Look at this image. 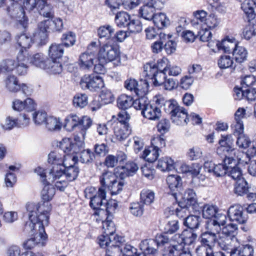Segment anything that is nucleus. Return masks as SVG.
<instances>
[{
	"instance_id": "473e14b6",
	"label": "nucleus",
	"mask_w": 256,
	"mask_h": 256,
	"mask_svg": "<svg viewBox=\"0 0 256 256\" xmlns=\"http://www.w3.org/2000/svg\"><path fill=\"white\" fill-rule=\"evenodd\" d=\"M184 108L180 107L176 112L172 114L171 116L172 122L176 125H183L186 124L188 118Z\"/></svg>"
},
{
	"instance_id": "a18cd8bd",
	"label": "nucleus",
	"mask_w": 256,
	"mask_h": 256,
	"mask_svg": "<svg viewBox=\"0 0 256 256\" xmlns=\"http://www.w3.org/2000/svg\"><path fill=\"white\" fill-rule=\"evenodd\" d=\"M76 40L75 34L72 32H68L62 34L60 38V44L64 47L69 48L74 44Z\"/></svg>"
},
{
	"instance_id": "ea45409f",
	"label": "nucleus",
	"mask_w": 256,
	"mask_h": 256,
	"mask_svg": "<svg viewBox=\"0 0 256 256\" xmlns=\"http://www.w3.org/2000/svg\"><path fill=\"white\" fill-rule=\"evenodd\" d=\"M202 218L200 216L194 215H189L184 218V224L188 228L194 230L199 228Z\"/></svg>"
},
{
	"instance_id": "5fc2aeb1",
	"label": "nucleus",
	"mask_w": 256,
	"mask_h": 256,
	"mask_svg": "<svg viewBox=\"0 0 256 256\" xmlns=\"http://www.w3.org/2000/svg\"><path fill=\"white\" fill-rule=\"evenodd\" d=\"M17 43L22 48L20 52L22 51L26 52V49L29 48L32 43V39L30 37L26 36V34H21L16 38Z\"/></svg>"
},
{
	"instance_id": "5701e85b",
	"label": "nucleus",
	"mask_w": 256,
	"mask_h": 256,
	"mask_svg": "<svg viewBox=\"0 0 256 256\" xmlns=\"http://www.w3.org/2000/svg\"><path fill=\"white\" fill-rule=\"evenodd\" d=\"M36 104L33 100L28 98L25 100L22 101L16 100L12 102V108L14 110L20 112L25 110L26 112H32L36 109Z\"/></svg>"
},
{
	"instance_id": "37998d69",
	"label": "nucleus",
	"mask_w": 256,
	"mask_h": 256,
	"mask_svg": "<svg viewBox=\"0 0 256 256\" xmlns=\"http://www.w3.org/2000/svg\"><path fill=\"white\" fill-rule=\"evenodd\" d=\"M6 88L12 92H17L20 90L21 85L14 75L8 76L5 80Z\"/></svg>"
},
{
	"instance_id": "13d9d810",
	"label": "nucleus",
	"mask_w": 256,
	"mask_h": 256,
	"mask_svg": "<svg viewBox=\"0 0 256 256\" xmlns=\"http://www.w3.org/2000/svg\"><path fill=\"white\" fill-rule=\"evenodd\" d=\"M126 184L124 179H120L118 181L116 178L115 182L110 184L106 190L110 191L112 195L117 194L122 190Z\"/></svg>"
},
{
	"instance_id": "72a5a7b5",
	"label": "nucleus",
	"mask_w": 256,
	"mask_h": 256,
	"mask_svg": "<svg viewBox=\"0 0 256 256\" xmlns=\"http://www.w3.org/2000/svg\"><path fill=\"white\" fill-rule=\"evenodd\" d=\"M78 154H79V160L82 163L90 164L94 162L96 156L90 149L84 150V146L82 147Z\"/></svg>"
},
{
	"instance_id": "b1692460",
	"label": "nucleus",
	"mask_w": 256,
	"mask_h": 256,
	"mask_svg": "<svg viewBox=\"0 0 256 256\" xmlns=\"http://www.w3.org/2000/svg\"><path fill=\"white\" fill-rule=\"evenodd\" d=\"M114 138L118 142H122L130 134L132 128L130 126H126L125 124H117L114 126Z\"/></svg>"
},
{
	"instance_id": "dca6fc26",
	"label": "nucleus",
	"mask_w": 256,
	"mask_h": 256,
	"mask_svg": "<svg viewBox=\"0 0 256 256\" xmlns=\"http://www.w3.org/2000/svg\"><path fill=\"white\" fill-rule=\"evenodd\" d=\"M72 160L74 162L73 164L66 166L64 164L63 168H62V174H60V177L64 175L68 182L76 180L80 173V168L76 164L78 160V156H73Z\"/></svg>"
},
{
	"instance_id": "f3484780",
	"label": "nucleus",
	"mask_w": 256,
	"mask_h": 256,
	"mask_svg": "<svg viewBox=\"0 0 256 256\" xmlns=\"http://www.w3.org/2000/svg\"><path fill=\"white\" fill-rule=\"evenodd\" d=\"M173 237L174 242L182 245L184 249L185 245H190L195 241L197 234L190 230H184L182 234H176Z\"/></svg>"
},
{
	"instance_id": "3c124183",
	"label": "nucleus",
	"mask_w": 256,
	"mask_h": 256,
	"mask_svg": "<svg viewBox=\"0 0 256 256\" xmlns=\"http://www.w3.org/2000/svg\"><path fill=\"white\" fill-rule=\"evenodd\" d=\"M16 66V60L7 58L2 60L0 63V71L2 72H11L14 70Z\"/></svg>"
},
{
	"instance_id": "4c0bfd02",
	"label": "nucleus",
	"mask_w": 256,
	"mask_h": 256,
	"mask_svg": "<svg viewBox=\"0 0 256 256\" xmlns=\"http://www.w3.org/2000/svg\"><path fill=\"white\" fill-rule=\"evenodd\" d=\"M184 203L188 204V206H192V210L196 209L198 204L197 202V198L196 192L192 189H188L186 190L184 194Z\"/></svg>"
},
{
	"instance_id": "69168bd1",
	"label": "nucleus",
	"mask_w": 256,
	"mask_h": 256,
	"mask_svg": "<svg viewBox=\"0 0 256 256\" xmlns=\"http://www.w3.org/2000/svg\"><path fill=\"white\" fill-rule=\"evenodd\" d=\"M88 96L85 94H78L74 97L73 104L74 106L82 108L88 104Z\"/></svg>"
},
{
	"instance_id": "4468645a",
	"label": "nucleus",
	"mask_w": 256,
	"mask_h": 256,
	"mask_svg": "<svg viewBox=\"0 0 256 256\" xmlns=\"http://www.w3.org/2000/svg\"><path fill=\"white\" fill-rule=\"evenodd\" d=\"M106 192L102 188H99L96 194L90 196V206L92 208L96 210L94 214L98 215V212L103 210V208H100L106 203Z\"/></svg>"
},
{
	"instance_id": "680f3d73",
	"label": "nucleus",
	"mask_w": 256,
	"mask_h": 256,
	"mask_svg": "<svg viewBox=\"0 0 256 256\" xmlns=\"http://www.w3.org/2000/svg\"><path fill=\"white\" fill-rule=\"evenodd\" d=\"M46 127L50 131L58 130L61 128V124L56 118L48 116L46 122Z\"/></svg>"
},
{
	"instance_id": "423d86ee",
	"label": "nucleus",
	"mask_w": 256,
	"mask_h": 256,
	"mask_svg": "<svg viewBox=\"0 0 256 256\" xmlns=\"http://www.w3.org/2000/svg\"><path fill=\"white\" fill-rule=\"evenodd\" d=\"M98 46L96 42H92L88 47L87 50L82 54L79 58L80 67L83 70H89L94 65V60Z\"/></svg>"
},
{
	"instance_id": "0eeeda50",
	"label": "nucleus",
	"mask_w": 256,
	"mask_h": 256,
	"mask_svg": "<svg viewBox=\"0 0 256 256\" xmlns=\"http://www.w3.org/2000/svg\"><path fill=\"white\" fill-rule=\"evenodd\" d=\"M52 20L47 19L39 22L34 34V38L40 46L45 45L48 41V36L51 30Z\"/></svg>"
},
{
	"instance_id": "1a4fd4ad",
	"label": "nucleus",
	"mask_w": 256,
	"mask_h": 256,
	"mask_svg": "<svg viewBox=\"0 0 256 256\" xmlns=\"http://www.w3.org/2000/svg\"><path fill=\"white\" fill-rule=\"evenodd\" d=\"M112 218L113 216H107L105 221L102 223L103 228L104 230V234L100 236L98 239L99 244L101 247L104 246L106 242H109L108 238H110V241L114 240L117 241L118 238H119L118 240H120V238H123V237L114 234L115 229L114 224L112 221Z\"/></svg>"
},
{
	"instance_id": "f8f14e48",
	"label": "nucleus",
	"mask_w": 256,
	"mask_h": 256,
	"mask_svg": "<svg viewBox=\"0 0 256 256\" xmlns=\"http://www.w3.org/2000/svg\"><path fill=\"white\" fill-rule=\"evenodd\" d=\"M228 214L231 221L236 222L240 224H245L248 218L246 213L244 210V208L239 204L230 206Z\"/></svg>"
},
{
	"instance_id": "2f4dec72",
	"label": "nucleus",
	"mask_w": 256,
	"mask_h": 256,
	"mask_svg": "<svg viewBox=\"0 0 256 256\" xmlns=\"http://www.w3.org/2000/svg\"><path fill=\"white\" fill-rule=\"evenodd\" d=\"M44 70L50 74H60L62 71V66L60 60H48Z\"/></svg>"
},
{
	"instance_id": "774afa93",
	"label": "nucleus",
	"mask_w": 256,
	"mask_h": 256,
	"mask_svg": "<svg viewBox=\"0 0 256 256\" xmlns=\"http://www.w3.org/2000/svg\"><path fill=\"white\" fill-rule=\"evenodd\" d=\"M164 106L166 112L170 114L171 116L180 108L178 106L177 102L174 100H167L164 103Z\"/></svg>"
},
{
	"instance_id": "a878e982",
	"label": "nucleus",
	"mask_w": 256,
	"mask_h": 256,
	"mask_svg": "<svg viewBox=\"0 0 256 256\" xmlns=\"http://www.w3.org/2000/svg\"><path fill=\"white\" fill-rule=\"evenodd\" d=\"M166 182L172 191V194L176 198V192L181 190L182 185L181 178L178 175H170L166 178Z\"/></svg>"
},
{
	"instance_id": "bf43d9fd",
	"label": "nucleus",
	"mask_w": 256,
	"mask_h": 256,
	"mask_svg": "<svg viewBox=\"0 0 256 256\" xmlns=\"http://www.w3.org/2000/svg\"><path fill=\"white\" fill-rule=\"evenodd\" d=\"M221 50L225 52H233V50L238 45L234 39L226 38L220 42Z\"/></svg>"
},
{
	"instance_id": "864d4df0",
	"label": "nucleus",
	"mask_w": 256,
	"mask_h": 256,
	"mask_svg": "<svg viewBox=\"0 0 256 256\" xmlns=\"http://www.w3.org/2000/svg\"><path fill=\"white\" fill-rule=\"evenodd\" d=\"M124 86L128 90H134L138 97L140 98L141 96H143L142 91L138 88V82L134 78H130L126 80L124 82Z\"/></svg>"
},
{
	"instance_id": "603ef678",
	"label": "nucleus",
	"mask_w": 256,
	"mask_h": 256,
	"mask_svg": "<svg viewBox=\"0 0 256 256\" xmlns=\"http://www.w3.org/2000/svg\"><path fill=\"white\" fill-rule=\"evenodd\" d=\"M49 202L42 200L41 202L38 204L39 215H44L48 217V225L49 224L50 215L52 210V206Z\"/></svg>"
},
{
	"instance_id": "ddd939ff",
	"label": "nucleus",
	"mask_w": 256,
	"mask_h": 256,
	"mask_svg": "<svg viewBox=\"0 0 256 256\" xmlns=\"http://www.w3.org/2000/svg\"><path fill=\"white\" fill-rule=\"evenodd\" d=\"M218 143L220 146L216 150L218 154L233 153L235 155L238 152V150L233 147L234 140L230 135H222Z\"/></svg>"
},
{
	"instance_id": "09e8293b",
	"label": "nucleus",
	"mask_w": 256,
	"mask_h": 256,
	"mask_svg": "<svg viewBox=\"0 0 256 256\" xmlns=\"http://www.w3.org/2000/svg\"><path fill=\"white\" fill-rule=\"evenodd\" d=\"M114 29L110 25L100 26L98 30V35L100 39L112 40V34H114Z\"/></svg>"
},
{
	"instance_id": "4d7b16f0",
	"label": "nucleus",
	"mask_w": 256,
	"mask_h": 256,
	"mask_svg": "<svg viewBox=\"0 0 256 256\" xmlns=\"http://www.w3.org/2000/svg\"><path fill=\"white\" fill-rule=\"evenodd\" d=\"M238 227L236 224H229L222 227V236L236 237L237 234Z\"/></svg>"
},
{
	"instance_id": "7ed1b4c3",
	"label": "nucleus",
	"mask_w": 256,
	"mask_h": 256,
	"mask_svg": "<svg viewBox=\"0 0 256 256\" xmlns=\"http://www.w3.org/2000/svg\"><path fill=\"white\" fill-rule=\"evenodd\" d=\"M28 212L29 221L26 222L24 230L26 233H32L37 228L48 226V217L44 215H39L38 204L28 203L26 206Z\"/></svg>"
},
{
	"instance_id": "c756f323",
	"label": "nucleus",
	"mask_w": 256,
	"mask_h": 256,
	"mask_svg": "<svg viewBox=\"0 0 256 256\" xmlns=\"http://www.w3.org/2000/svg\"><path fill=\"white\" fill-rule=\"evenodd\" d=\"M64 46L60 44L53 43L48 49V56L51 60L61 59L64 54Z\"/></svg>"
},
{
	"instance_id": "052dcab7",
	"label": "nucleus",
	"mask_w": 256,
	"mask_h": 256,
	"mask_svg": "<svg viewBox=\"0 0 256 256\" xmlns=\"http://www.w3.org/2000/svg\"><path fill=\"white\" fill-rule=\"evenodd\" d=\"M190 208H192V206L181 202L179 204V208H176V214L178 218L184 219L189 216Z\"/></svg>"
},
{
	"instance_id": "0e129e2a",
	"label": "nucleus",
	"mask_w": 256,
	"mask_h": 256,
	"mask_svg": "<svg viewBox=\"0 0 256 256\" xmlns=\"http://www.w3.org/2000/svg\"><path fill=\"white\" fill-rule=\"evenodd\" d=\"M217 212V208L214 206L206 204L203 206L202 214L204 218L212 219Z\"/></svg>"
},
{
	"instance_id": "a211bd4d",
	"label": "nucleus",
	"mask_w": 256,
	"mask_h": 256,
	"mask_svg": "<svg viewBox=\"0 0 256 256\" xmlns=\"http://www.w3.org/2000/svg\"><path fill=\"white\" fill-rule=\"evenodd\" d=\"M82 143L78 142L76 145L73 144L72 140L70 138H64L60 143V148L68 155L77 154L82 148Z\"/></svg>"
},
{
	"instance_id": "bb28decb",
	"label": "nucleus",
	"mask_w": 256,
	"mask_h": 256,
	"mask_svg": "<svg viewBox=\"0 0 256 256\" xmlns=\"http://www.w3.org/2000/svg\"><path fill=\"white\" fill-rule=\"evenodd\" d=\"M218 244L224 250L232 251L236 247L238 243L236 237H230L224 236H218Z\"/></svg>"
},
{
	"instance_id": "79ce46f5",
	"label": "nucleus",
	"mask_w": 256,
	"mask_h": 256,
	"mask_svg": "<svg viewBox=\"0 0 256 256\" xmlns=\"http://www.w3.org/2000/svg\"><path fill=\"white\" fill-rule=\"evenodd\" d=\"M232 55L237 62L242 63L246 60L248 52L244 47L238 44L233 50Z\"/></svg>"
},
{
	"instance_id": "9d476101",
	"label": "nucleus",
	"mask_w": 256,
	"mask_h": 256,
	"mask_svg": "<svg viewBox=\"0 0 256 256\" xmlns=\"http://www.w3.org/2000/svg\"><path fill=\"white\" fill-rule=\"evenodd\" d=\"M80 86L84 90L97 91L104 87V84L102 77L94 74L84 75L80 82Z\"/></svg>"
},
{
	"instance_id": "58836bf2",
	"label": "nucleus",
	"mask_w": 256,
	"mask_h": 256,
	"mask_svg": "<svg viewBox=\"0 0 256 256\" xmlns=\"http://www.w3.org/2000/svg\"><path fill=\"white\" fill-rule=\"evenodd\" d=\"M157 167L162 172L170 171L174 169V162L170 157H163L158 161Z\"/></svg>"
},
{
	"instance_id": "f03ea898",
	"label": "nucleus",
	"mask_w": 256,
	"mask_h": 256,
	"mask_svg": "<svg viewBox=\"0 0 256 256\" xmlns=\"http://www.w3.org/2000/svg\"><path fill=\"white\" fill-rule=\"evenodd\" d=\"M145 2V20H152L158 28H162L170 24L166 15L162 12L155 13L156 9H160L162 3L158 0H147Z\"/></svg>"
},
{
	"instance_id": "8fccbe9b",
	"label": "nucleus",
	"mask_w": 256,
	"mask_h": 256,
	"mask_svg": "<svg viewBox=\"0 0 256 256\" xmlns=\"http://www.w3.org/2000/svg\"><path fill=\"white\" fill-rule=\"evenodd\" d=\"M80 124L79 117L76 114H70L65 119L64 128L68 131L72 130L74 128H78Z\"/></svg>"
},
{
	"instance_id": "6ab92c4d",
	"label": "nucleus",
	"mask_w": 256,
	"mask_h": 256,
	"mask_svg": "<svg viewBox=\"0 0 256 256\" xmlns=\"http://www.w3.org/2000/svg\"><path fill=\"white\" fill-rule=\"evenodd\" d=\"M37 10L39 14L44 18L52 20L54 12L52 6L48 3L46 0H37Z\"/></svg>"
},
{
	"instance_id": "393cba45",
	"label": "nucleus",
	"mask_w": 256,
	"mask_h": 256,
	"mask_svg": "<svg viewBox=\"0 0 256 256\" xmlns=\"http://www.w3.org/2000/svg\"><path fill=\"white\" fill-rule=\"evenodd\" d=\"M23 122H22L20 119L13 118L12 116H8L6 118V124L2 126L3 128L6 130H12L14 126H27L30 122V118L27 117L26 114L22 116Z\"/></svg>"
},
{
	"instance_id": "de8ad7c7",
	"label": "nucleus",
	"mask_w": 256,
	"mask_h": 256,
	"mask_svg": "<svg viewBox=\"0 0 256 256\" xmlns=\"http://www.w3.org/2000/svg\"><path fill=\"white\" fill-rule=\"evenodd\" d=\"M249 186L246 180L241 178L236 182L234 186V192L238 196H244L248 192Z\"/></svg>"
},
{
	"instance_id": "9b49d317",
	"label": "nucleus",
	"mask_w": 256,
	"mask_h": 256,
	"mask_svg": "<svg viewBox=\"0 0 256 256\" xmlns=\"http://www.w3.org/2000/svg\"><path fill=\"white\" fill-rule=\"evenodd\" d=\"M98 55L100 60L103 63H107L120 58V52L116 47L112 45L104 44L98 48Z\"/></svg>"
},
{
	"instance_id": "39448f33",
	"label": "nucleus",
	"mask_w": 256,
	"mask_h": 256,
	"mask_svg": "<svg viewBox=\"0 0 256 256\" xmlns=\"http://www.w3.org/2000/svg\"><path fill=\"white\" fill-rule=\"evenodd\" d=\"M144 96L138 97L135 100L131 96L123 94L119 96L117 99V106L122 110H126L133 106L136 110H141V114L144 117Z\"/></svg>"
},
{
	"instance_id": "2eb2a0df",
	"label": "nucleus",
	"mask_w": 256,
	"mask_h": 256,
	"mask_svg": "<svg viewBox=\"0 0 256 256\" xmlns=\"http://www.w3.org/2000/svg\"><path fill=\"white\" fill-rule=\"evenodd\" d=\"M138 165L133 162H128L124 166H119L114 168L115 174L120 179H124L133 176L138 170Z\"/></svg>"
},
{
	"instance_id": "cd10ccee",
	"label": "nucleus",
	"mask_w": 256,
	"mask_h": 256,
	"mask_svg": "<svg viewBox=\"0 0 256 256\" xmlns=\"http://www.w3.org/2000/svg\"><path fill=\"white\" fill-rule=\"evenodd\" d=\"M116 178H118L115 174L111 172L106 171L100 176L99 180L100 186L99 188H102L106 192V190L112 182H115Z\"/></svg>"
},
{
	"instance_id": "a19ab883",
	"label": "nucleus",
	"mask_w": 256,
	"mask_h": 256,
	"mask_svg": "<svg viewBox=\"0 0 256 256\" xmlns=\"http://www.w3.org/2000/svg\"><path fill=\"white\" fill-rule=\"evenodd\" d=\"M160 116V110L156 106L145 103V118L150 120H156Z\"/></svg>"
},
{
	"instance_id": "4be33fe9",
	"label": "nucleus",
	"mask_w": 256,
	"mask_h": 256,
	"mask_svg": "<svg viewBox=\"0 0 256 256\" xmlns=\"http://www.w3.org/2000/svg\"><path fill=\"white\" fill-rule=\"evenodd\" d=\"M255 2L253 0H246L241 4V8L245 14L248 22L256 24V15L254 13Z\"/></svg>"
},
{
	"instance_id": "20e7f679",
	"label": "nucleus",
	"mask_w": 256,
	"mask_h": 256,
	"mask_svg": "<svg viewBox=\"0 0 256 256\" xmlns=\"http://www.w3.org/2000/svg\"><path fill=\"white\" fill-rule=\"evenodd\" d=\"M146 76L148 80H145V84L148 86L150 83L153 84L155 86L162 85L166 78V72L157 71V68L154 64H146L145 65Z\"/></svg>"
},
{
	"instance_id": "f704fd0d",
	"label": "nucleus",
	"mask_w": 256,
	"mask_h": 256,
	"mask_svg": "<svg viewBox=\"0 0 256 256\" xmlns=\"http://www.w3.org/2000/svg\"><path fill=\"white\" fill-rule=\"evenodd\" d=\"M140 196V201L131 203L129 208L130 213L136 217L142 216L144 212V200L142 198V192Z\"/></svg>"
},
{
	"instance_id": "c03bdc74",
	"label": "nucleus",
	"mask_w": 256,
	"mask_h": 256,
	"mask_svg": "<svg viewBox=\"0 0 256 256\" xmlns=\"http://www.w3.org/2000/svg\"><path fill=\"white\" fill-rule=\"evenodd\" d=\"M130 19V16L126 12L121 11L116 14L114 21L120 28L127 27Z\"/></svg>"
},
{
	"instance_id": "338daca9",
	"label": "nucleus",
	"mask_w": 256,
	"mask_h": 256,
	"mask_svg": "<svg viewBox=\"0 0 256 256\" xmlns=\"http://www.w3.org/2000/svg\"><path fill=\"white\" fill-rule=\"evenodd\" d=\"M159 155L158 150L157 149L149 147L145 149V160L152 163L156 160Z\"/></svg>"
},
{
	"instance_id": "6e6552de",
	"label": "nucleus",
	"mask_w": 256,
	"mask_h": 256,
	"mask_svg": "<svg viewBox=\"0 0 256 256\" xmlns=\"http://www.w3.org/2000/svg\"><path fill=\"white\" fill-rule=\"evenodd\" d=\"M33 234L28 233L34 237L28 239L24 244V247L26 249H32L36 245L44 246H46L48 240V236L45 232L44 226L37 228L32 232Z\"/></svg>"
},
{
	"instance_id": "c9c22d12",
	"label": "nucleus",
	"mask_w": 256,
	"mask_h": 256,
	"mask_svg": "<svg viewBox=\"0 0 256 256\" xmlns=\"http://www.w3.org/2000/svg\"><path fill=\"white\" fill-rule=\"evenodd\" d=\"M218 236L210 234L206 232H202L199 238V240L202 244L212 248L216 242L218 243Z\"/></svg>"
},
{
	"instance_id": "412c9836",
	"label": "nucleus",
	"mask_w": 256,
	"mask_h": 256,
	"mask_svg": "<svg viewBox=\"0 0 256 256\" xmlns=\"http://www.w3.org/2000/svg\"><path fill=\"white\" fill-rule=\"evenodd\" d=\"M118 238L117 241L114 240L110 241L108 238L109 242H106L102 248H107L106 256H116L120 254V244L123 242V238H120V241Z\"/></svg>"
},
{
	"instance_id": "e433bc0d",
	"label": "nucleus",
	"mask_w": 256,
	"mask_h": 256,
	"mask_svg": "<svg viewBox=\"0 0 256 256\" xmlns=\"http://www.w3.org/2000/svg\"><path fill=\"white\" fill-rule=\"evenodd\" d=\"M26 56H28L29 57V61L30 62L36 66L43 70L44 68H46V64L48 59H46L45 58L42 53H36L34 54L32 56H29L28 54H26Z\"/></svg>"
},
{
	"instance_id": "aec40b11",
	"label": "nucleus",
	"mask_w": 256,
	"mask_h": 256,
	"mask_svg": "<svg viewBox=\"0 0 256 256\" xmlns=\"http://www.w3.org/2000/svg\"><path fill=\"white\" fill-rule=\"evenodd\" d=\"M26 54H28L26 52L22 51L19 52L17 56L16 66L14 70L19 76L24 75L27 73L28 69L27 64L29 62V57L26 56Z\"/></svg>"
},
{
	"instance_id": "49530a36",
	"label": "nucleus",
	"mask_w": 256,
	"mask_h": 256,
	"mask_svg": "<svg viewBox=\"0 0 256 256\" xmlns=\"http://www.w3.org/2000/svg\"><path fill=\"white\" fill-rule=\"evenodd\" d=\"M42 182L45 185L42 191V200L50 202L52 200L55 194V188L50 185V182L48 184L44 183L43 178H42Z\"/></svg>"
},
{
	"instance_id": "e2e57ef3",
	"label": "nucleus",
	"mask_w": 256,
	"mask_h": 256,
	"mask_svg": "<svg viewBox=\"0 0 256 256\" xmlns=\"http://www.w3.org/2000/svg\"><path fill=\"white\" fill-rule=\"evenodd\" d=\"M130 32L138 33L142 30V24L138 19H130L127 26Z\"/></svg>"
},
{
	"instance_id": "7c9ffc66",
	"label": "nucleus",
	"mask_w": 256,
	"mask_h": 256,
	"mask_svg": "<svg viewBox=\"0 0 256 256\" xmlns=\"http://www.w3.org/2000/svg\"><path fill=\"white\" fill-rule=\"evenodd\" d=\"M183 250L182 245L174 242L172 236L170 246L164 248L162 255L163 256H178Z\"/></svg>"
},
{
	"instance_id": "c85d7f7f",
	"label": "nucleus",
	"mask_w": 256,
	"mask_h": 256,
	"mask_svg": "<svg viewBox=\"0 0 256 256\" xmlns=\"http://www.w3.org/2000/svg\"><path fill=\"white\" fill-rule=\"evenodd\" d=\"M224 158L223 160L224 166L228 170L230 169L231 168L237 166L238 162L242 163L244 160H242L240 154H236L235 155L233 153H229L223 154Z\"/></svg>"
},
{
	"instance_id": "f257e3e1",
	"label": "nucleus",
	"mask_w": 256,
	"mask_h": 256,
	"mask_svg": "<svg viewBox=\"0 0 256 256\" xmlns=\"http://www.w3.org/2000/svg\"><path fill=\"white\" fill-rule=\"evenodd\" d=\"M64 156L57 151L51 152L48 155V162L50 164L48 170H44L40 167L36 169V172L41 178H43L44 183L53 182L60 178L62 168H63L64 164Z\"/></svg>"
},
{
	"instance_id": "6e6d98bb",
	"label": "nucleus",
	"mask_w": 256,
	"mask_h": 256,
	"mask_svg": "<svg viewBox=\"0 0 256 256\" xmlns=\"http://www.w3.org/2000/svg\"><path fill=\"white\" fill-rule=\"evenodd\" d=\"M206 232L218 236L222 230L219 226L212 219L208 220L204 226Z\"/></svg>"
}]
</instances>
